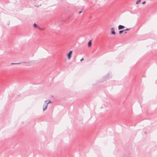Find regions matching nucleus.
Wrapping results in <instances>:
<instances>
[{
	"mask_svg": "<svg viewBox=\"0 0 157 157\" xmlns=\"http://www.w3.org/2000/svg\"><path fill=\"white\" fill-rule=\"evenodd\" d=\"M88 46L89 47H90L91 45V40H90L88 43Z\"/></svg>",
	"mask_w": 157,
	"mask_h": 157,
	"instance_id": "nucleus-7",
	"label": "nucleus"
},
{
	"mask_svg": "<svg viewBox=\"0 0 157 157\" xmlns=\"http://www.w3.org/2000/svg\"><path fill=\"white\" fill-rule=\"evenodd\" d=\"M84 60V59L83 58H82V59H81L80 60V61H83V60Z\"/></svg>",
	"mask_w": 157,
	"mask_h": 157,
	"instance_id": "nucleus-13",
	"label": "nucleus"
},
{
	"mask_svg": "<svg viewBox=\"0 0 157 157\" xmlns=\"http://www.w3.org/2000/svg\"><path fill=\"white\" fill-rule=\"evenodd\" d=\"M33 26L34 27L36 28H37L38 27V26L37 24H36L35 23H34L33 25Z\"/></svg>",
	"mask_w": 157,
	"mask_h": 157,
	"instance_id": "nucleus-9",
	"label": "nucleus"
},
{
	"mask_svg": "<svg viewBox=\"0 0 157 157\" xmlns=\"http://www.w3.org/2000/svg\"><path fill=\"white\" fill-rule=\"evenodd\" d=\"M145 3H146V2L145 1H144V2H142V4H145Z\"/></svg>",
	"mask_w": 157,
	"mask_h": 157,
	"instance_id": "nucleus-12",
	"label": "nucleus"
},
{
	"mask_svg": "<svg viewBox=\"0 0 157 157\" xmlns=\"http://www.w3.org/2000/svg\"><path fill=\"white\" fill-rule=\"evenodd\" d=\"M82 11H80L79 12V13L80 14V13H82Z\"/></svg>",
	"mask_w": 157,
	"mask_h": 157,
	"instance_id": "nucleus-14",
	"label": "nucleus"
},
{
	"mask_svg": "<svg viewBox=\"0 0 157 157\" xmlns=\"http://www.w3.org/2000/svg\"><path fill=\"white\" fill-rule=\"evenodd\" d=\"M72 52V51H71L69 52V53L67 54V58L68 59H71Z\"/></svg>",
	"mask_w": 157,
	"mask_h": 157,
	"instance_id": "nucleus-2",
	"label": "nucleus"
},
{
	"mask_svg": "<svg viewBox=\"0 0 157 157\" xmlns=\"http://www.w3.org/2000/svg\"><path fill=\"white\" fill-rule=\"evenodd\" d=\"M124 26L119 25L118 26V30H120L124 29Z\"/></svg>",
	"mask_w": 157,
	"mask_h": 157,
	"instance_id": "nucleus-5",
	"label": "nucleus"
},
{
	"mask_svg": "<svg viewBox=\"0 0 157 157\" xmlns=\"http://www.w3.org/2000/svg\"><path fill=\"white\" fill-rule=\"evenodd\" d=\"M109 75H107V77H108L109 76Z\"/></svg>",
	"mask_w": 157,
	"mask_h": 157,
	"instance_id": "nucleus-17",
	"label": "nucleus"
},
{
	"mask_svg": "<svg viewBox=\"0 0 157 157\" xmlns=\"http://www.w3.org/2000/svg\"><path fill=\"white\" fill-rule=\"evenodd\" d=\"M25 62H22L21 63H11V65H15V64H20L22 63H25Z\"/></svg>",
	"mask_w": 157,
	"mask_h": 157,
	"instance_id": "nucleus-4",
	"label": "nucleus"
},
{
	"mask_svg": "<svg viewBox=\"0 0 157 157\" xmlns=\"http://www.w3.org/2000/svg\"><path fill=\"white\" fill-rule=\"evenodd\" d=\"M48 105L46 103H45L43 105V111H44L45 110L47 107H48Z\"/></svg>",
	"mask_w": 157,
	"mask_h": 157,
	"instance_id": "nucleus-1",
	"label": "nucleus"
},
{
	"mask_svg": "<svg viewBox=\"0 0 157 157\" xmlns=\"http://www.w3.org/2000/svg\"><path fill=\"white\" fill-rule=\"evenodd\" d=\"M103 78H105V76L103 77Z\"/></svg>",
	"mask_w": 157,
	"mask_h": 157,
	"instance_id": "nucleus-15",
	"label": "nucleus"
},
{
	"mask_svg": "<svg viewBox=\"0 0 157 157\" xmlns=\"http://www.w3.org/2000/svg\"><path fill=\"white\" fill-rule=\"evenodd\" d=\"M111 34L113 35H115L116 33L115 32V29L113 27L111 28Z\"/></svg>",
	"mask_w": 157,
	"mask_h": 157,
	"instance_id": "nucleus-3",
	"label": "nucleus"
},
{
	"mask_svg": "<svg viewBox=\"0 0 157 157\" xmlns=\"http://www.w3.org/2000/svg\"><path fill=\"white\" fill-rule=\"evenodd\" d=\"M124 31V30H122L119 31V34H121Z\"/></svg>",
	"mask_w": 157,
	"mask_h": 157,
	"instance_id": "nucleus-8",
	"label": "nucleus"
},
{
	"mask_svg": "<svg viewBox=\"0 0 157 157\" xmlns=\"http://www.w3.org/2000/svg\"><path fill=\"white\" fill-rule=\"evenodd\" d=\"M130 28H127V29H124V31L128 30H130Z\"/></svg>",
	"mask_w": 157,
	"mask_h": 157,
	"instance_id": "nucleus-11",
	"label": "nucleus"
},
{
	"mask_svg": "<svg viewBox=\"0 0 157 157\" xmlns=\"http://www.w3.org/2000/svg\"><path fill=\"white\" fill-rule=\"evenodd\" d=\"M52 102L50 100H46L44 101V103H46L48 105L49 103H51Z\"/></svg>",
	"mask_w": 157,
	"mask_h": 157,
	"instance_id": "nucleus-6",
	"label": "nucleus"
},
{
	"mask_svg": "<svg viewBox=\"0 0 157 157\" xmlns=\"http://www.w3.org/2000/svg\"><path fill=\"white\" fill-rule=\"evenodd\" d=\"M140 2H141L140 0H138L136 2V4H138Z\"/></svg>",
	"mask_w": 157,
	"mask_h": 157,
	"instance_id": "nucleus-10",
	"label": "nucleus"
},
{
	"mask_svg": "<svg viewBox=\"0 0 157 157\" xmlns=\"http://www.w3.org/2000/svg\"><path fill=\"white\" fill-rule=\"evenodd\" d=\"M124 33L125 34H126V33H127V32H124Z\"/></svg>",
	"mask_w": 157,
	"mask_h": 157,
	"instance_id": "nucleus-16",
	"label": "nucleus"
}]
</instances>
